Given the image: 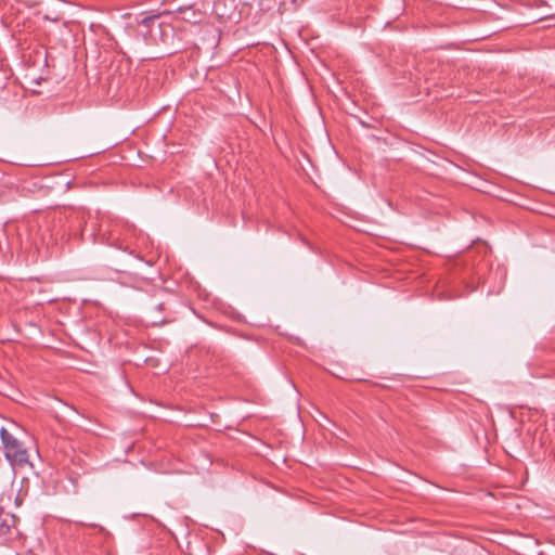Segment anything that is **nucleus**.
<instances>
[{"instance_id":"obj_1","label":"nucleus","mask_w":555,"mask_h":555,"mask_svg":"<svg viewBox=\"0 0 555 555\" xmlns=\"http://www.w3.org/2000/svg\"><path fill=\"white\" fill-rule=\"evenodd\" d=\"M5 459L14 466H23L28 463V454L26 449H24L20 443H17L16 448L4 452Z\"/></svg>"},{"instance_id":"obj_2","label":"nucleus","mask_w":555,"mask_h":555,"mask_svg":"<svg viewBox=\"0 0 555 555\" xmlns=\"http://www.w3.org/2000/svg\"><path fill=\"white\" fill-rule=\"evenodd\" d=\"M0 437L4 452L16 448L17 443H20V441L3 427L0 429Z\"/></svg>"},{"instance_id":"obj_3","label":"nucleus","mask_w":555,"mask_h":555,"mask_svg":"<svg viewBox=\"0 0 555 555\" xmlns=\"http://www.w3.org/2000/svg\"><path fill=\"white\" fill-rule=\"evenodd\" d=\"M11 527L4 520H0V537H4L10 533Z\"/></svg>"},{"instance_id":"obj_4","label":"nucleus","mask_w":555,"mask_h":555,"mask_svg":"<svg viewBox=\"0 0 555 555\" xmlns=\"http://www.w3.org/2000/svg\"><path fill=\"white\" fill-rule=\"evenodd\" d=\"M3 513V508L0 506V516L2 515Z\"/></svg>"}]
</instances>
